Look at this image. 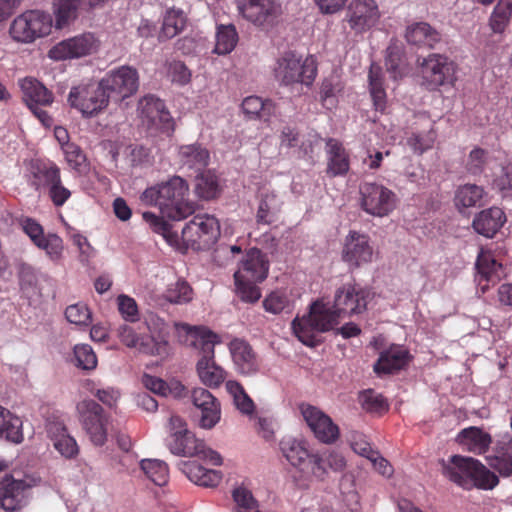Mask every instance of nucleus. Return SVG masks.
Returning <instances> with one entry per match:
<instances>
[{
    "label": "nucleus",
    "mask_w": 512,
    "mask_h": 512,
    "mask_svg": "<svg viewBox=\"0 0 512 512\" xmlns=\"http://www.w3.org/2000/svg\"><path fill=\"white\" fill-rule=\"evenodd\" d=\"M140 201L146 206L157 207L163 216L174 221L183 220L196 210L195 202L189 199L188 183L179 176L146 188Z\"/></svg>",
    "instance_id": "nucleus-1"
},
{
    "label": "nucleus",
    "mask_w": 512,
    "mask_h": 512,
    "mask_svg": "<svg viewBox=\"0 0 512 512\" xmlns=\"http://www.w3.org/2000/svg\"><path fill=\"white\" fill-rule=\"evenodd\" d=\"M167 336L166 324L154 316L138 325L137 330L127 324L118 328V338L125 346L152 356H161L167 353Z\"/></svg>",
    "instance_id": "nucleus-2"
},
{
    "label": "nucleus",
    "mask_w": 512,
    "mask_h": 512,
    "mask_svg": "<svg viewBox=\"0 0 512 512\" xmlns=\"http://www.w3.org/2000/svg\"><path fill=\"white\" fill-rule=\"evenodd\" d=\"M318 74V63L313 55L303 57L295 51H285L273 66V75L278 84L290 90L310 88Z\"/></svg>",
    "instance_id": "nucleus-3"
},
{
    "label": "nucleus",
    "mask_w": 512,
    "mask_h": 512,
    "mask_svg": "<svg viewBox=\"0 0 512 512\" xmlns=\"http://www.w3.org/2000/svg\"><path fill=\"white\" fill-rule=\"evenodd\" d=\"M442 471L450 481L466 490H491L499 483L495 473L472 457L453 455L446 463L443 462Z\"/></svg>",
    "instance_id": "nucleus-4"
},
{
    "label": "nucleus",
    "mask_w": 512,
    "mask_h": 512,
    "mask_svg": "<svg viewBox=\"0 0 512 512\" xmlns=\"http://www.w3.org/2000/svg\"><path fill=\"white\" fill-rule=\"evenodd\" d=\"M166 445L174 455L198 457L215 466L222 464L220 454L206 447L203 440L196 438L187 429L185 421L177 415H172L169 419V435L166 438Z\"/></svg>",
    "instance_id": "nucleus-5"
},
{
    "label": "nucleus",
    "mask_w": 512,
    "mask_h": 512,
    "mask_svg": "<svg viewBox=\"0 0 512 512\" xmlns=\"http://www.w3.org/2000/svg\"><path fill=\"white\" fill-rule=\"evenodd\" d=\"M189 336L192 345L199 350L200 358L196 370L201 382L210 388L219 387L226 378V372L215 362V345L219 343L218 336L204 328L190 329Z\"/></svg>",
    "instance_id": "nucleus-6"
},
{
    "label": "nucleus",
    "mask_w": 512,
    "mask_h": 512,
    "mask_svg": "<svg viewBox=\"0 0 512 512\" xmlns=\"http://www.w3.org/2000/svg\"><path fill=\"white\" fill-rule=\"evenodd\" d=\"M219 236L218 219L209 214H197L184 226L179 237V245L175 247L183 252L188 249L207 250L216 243Z\"/></svg>",
    "instance_id": "nucleus-7"
},
{
    "label": "nucleus",
    "mask_w": 512,
    "mask_h": 512,
    "mask_svg": "<svg viewBox=\"0 0 512 512\" xmlns=\"http://www.w3.org/2000/svg\"><path fill=\"white\" fill-rule=\"evenodd\" d=\"M336 324L333 313L324 304L315 302L307 316L292 321V330L304 345L314 347L319 342L318 333L329 331Z\"/></svg>",
    "instance_id": "nucleus-8"
},
{
    "label": "nucleus",
    "mask_w": 512,
    "mask_h": 512,
    "mask_svg": "<svg viewBox=\"0 0 512 512\" xmlns=\"http://www.w3.org/2000/svg\"><path fill=\"white\" fill-rule=\"evenodd\" d=\"M53 19L39 10H28L18 15L10 24L9 34L18 43H32L51 33Z\"/></svg>",
    "instance_id": "nucleus-9"
},
{
    "label": "nucleus",
    "mask_w": 512,
    "mask_h": 512,
    "mask_svg": "<svg viewBox=\"0 0 512 512\" xmlns=\"http://www.w3.org/2000/svg\"><path fill=\"white\" fill-rule=\"evenodd\" d=\"M421 85L429 91H435L439 87L453 84L456 67L447 56L431 53L421 61L418 60Z\"/></svg>",
    "instance_id": "nucleus-10"
},
{
    "label": "nucleus",
    "mask_w": 512,
    "mask_h": 512,
    "mask_svg": "<svg viewBox=\"0 0 512 512\" xmlns=\"http://www.w3.org/2000/svg\"><path fill=\"white\" fill-rule=\"evenodd\" d=\"M68 103L83 116L91 117L105 109L109 103L108 96L101 81L82 83L70 89Z\"/></svg>",
    "instance_id": "nucleus-11"
},
{
    "label": "nucleus",
    "mask_w": 512,
    "mask_h": 512,
    "mask_svg": "<svg viewBox=\"0 0 512 512\" xmlns=\"http://www.w3.org/2000/svg\"><path fill=\"white\" fill-rule=\"evenodd\" d=\"M359 194L360 207L369 215L385 217L396 208V194L382 184L364 182L359 186Z\"/></svg>",
    "instance_id": "nucleus-12"
},
{
    "label": "nucleus",
    "mask_w": 512,
    "mask_h": 512,
    "mask_svg": "<svg viewBox=\"0 0 512 512\" xmlns=\"http://www.w3.org/2000/svg\"><path fill=\"white\" fill-rule=\"evenodd\" d=\"M100 81L108 99L116 103L130 98L139 88L137 69L126 65L110 70Z\"/></svg>",
    "instance_id": "nucleus-13"
},
{
    "label": "nucleus",
    "mask_w": 512,
    "mask_h": 512,
    "mask_svg": "<svg viewBox=\"0 0 512 512\" xmlns=\"http://www.w3.org/2000/svg\"><path fill=\"white\" fill-rule=\"evenodd\" d=\"M19 86L27 107L43 126L50 128L53 125V118L43 108L53 103V93L33 77H25L19 80Z\"/></svg>",
    "instance_id": "nucleus-14"
},
{
    "label": "nucleus",
    "mask_w": 512,
    "mask_h": 512,
    "mask_svg": "<svg viewBox=\"0 0 512 512\" xmlns=\"http://www.w3.org/2000/svg\"><path fill=\"white\" fill-rule=\"evenodd\" d=\"M370 292L359 284H344L338 288L334 296L332 309L334 318L339 323L340 318L361 314L367 308Z\"/></svg>",
    "instance_id": "nucleus-15"
},
{
    "label": "nucleus",
    "mask_w": 512,
    "mask_h": 512,
    "mask_svg": "<svg viewBox=\"0 0 512 512\" xmlns=\"http://www.w3.org/2000/svg\"><path fill=\"white\" fill-rule=\"evenodd\" d=\"M79 421L90 441L95 446H103L107 440L108 416L103 407L92 399L77 404Z\"/></svg>",
    "instance_id": "nucleus-16"
},
{
    "label": "nucleus",
    "mask_w": 512,
    "mask_h": 512,
    "mask_svg": "<svg viewBox=\"0 0 512 512\" xmlns=\"http://www.w3.org/2000/svg\"><path fill=\"white\" fill-rule=\"evenodd\" d=\"M99 38L92 32H85L55 44L48 52L52 60L62 61L89 56L98 51Z\"/></svg>",
    "instance_id": "nucleus-17"
},
{
    "label": "nucleus",
    "mask_w": 512,
    "mask_h": 512,
    "mask_svg": "<svg viewBox=\"0 0 512 512\" xmlns=\"http://www.w3.org/2000/svg\"><path fill=\"white\" fill-rule=\"evenodd\" d=\"M23 232L39 249L45 251L48 258L58 263L63 256L64 244L62 238L55 233H44L42 225L35 219L23 217L19 221Z\"/></svg>",
    "instance_id": "nucleus-18"
},
{
    "label": "nucleus",
    "mask_w": 512,
    "mask_h": 512,
    "mask_svg": "<svg viewBox=\"0 0 512 512\" xmlns=\"http://www.w3.org/2000/svg\"><path fill=\"white\" fill-rule=\"evenodd\" d=\"M7 464L0 461V472L6 470ZM35 485L33 479H15L5 475L0 480V506L6 511L21 509L30 488Z\"/></svg>",
    "instance_id": "nucleus-19"
},
{
    "label": "nucleus",
    "mask_w": 512,
    "mask_h": 512,
    "mask_svg": "<svg viewBox=\"0 0 512 512\" xmlns=\"http://www.w3.org/2000/svg\"><path fill=\"white\" fill-rule=\"evenodd\" d=\"M138 111L142 122L147 126L167 134L174 132V120L161 99L153 95L144 96L139 100Z\"/></svg>",
    "instance_id": "nucleus-20"
},
{
    "label": "nucleus",
    "mask_w": 512,
    "mask_h": 512,
    "mask_svg": "<svg viewBox=\"0 0 512 512\" xmlns=\"http://www.w3.org/2000/svg\"><path fill=\"white\" fill-rule=\"evenodd\" d=\"M375 0H351L345 14V21L356 34H362L374 27L380 19Z\"/></svg>",
    "instance_id": "nucleus-21"
},
{
    "label": "nucleus",
    "mask_w": 512,
    "mask_h": 512,
    "mask_svg": "<svg viewBox=\"0 0 512 512\" xmlns=\"http://www.w3.org/2000/svg\"><path fill=\"white\" fill-rule=\"evenodd\" d=\"M242 16L260 27L274 25L281 15V5L276 0H238Z\"/></svg>",
    "instance_id": "nucleus-22"
},
{
    "label": "nucleus",
    "mask_w": 512,
    "mask_h": 512,
    "mask_svg": "<svg viewBox=\"0 0 512 512\" xmlns=\"http://www.w3.org/2000/svg\"><path fill=\"white\" fill-rule=\"evenodd\" d=\"M301 414L315 437L323 443H333L339 437V428L332 419L315 406L302 404Z\"/></svg>",
    "instance_id": "nucleus-23"
},
{
    "label": "nucleus",
    "mask_w": 512,
    "mask_h": 512,
    "mask_svg": "<svg viewBox=\"0 0 512 512\" xmlns=\"http://www.w3.org/2000/svg\"><path fill=\"white\" fill-rule=\"evenodd\" d=\"M373 247L369 236L357 231H350L345 238L342 259L350 267L357 268L372 261Z\"/></svg>",
    "instance_id": "nucleus-24"
},
{
    "label": "nucleus",
    "mask_w": 512,
    "mask_h": 512,
    "mask_svg": "<svg viewBox=\"0 0 512 512\" xmlns=\"http://www.w3.org/2000/svg\"><path fill=\"white\" fill-rule=\"evenodd\" d=\"M236 371L243 376H253L260 371L261 360L253 347L244 339L234 338L228 344Z\"/></svg>",
    "instance_id": "nucleus-25"
},
{
    "label": "nucleus",
    "mask_w": 512,
    "mask_h": 512,
    "mask_svg": "<svg viewBox=\"0 0 512 512\" xmlns=\"http://www.w3.org/2000/svg\"><path fill=\"white\" fill-rule=\"evenodd\" d=\"M476 282L482 294H485L490 286L497 284L504 276V268L490 251L481 250L476 261Z\"/></svg>",
    "instance_id": "nucleus-26"
},
{
    "label": "nucleus",
    "mask_w": 512,
    "mask_h": 512,
    "mask_svg": "<svg viewBox=\"0 0 512 512\" xmlns=\"http://www.w3.org/2000/svg\"><path fill=\"white\" fill-rule=\"evenodd\" d=\"M269 266L267 255L258 248H251L245 253L234 278L263 282L268 276Z\"/></svg>",
    "instance_id": "nucleus-27"
},
{
    "label": "nucleus",
    "mask_w": 512,
    "mask_h": 512,
    "mask_svg": "<svg viewBox=\"0 0 512 512\" xmlns=\"http://www.w3.org/2000/svg\"><path fill=\"white\" fill-rule=\"evenodd\" d=\"M192 402L200 409V426L205 429L213 428L221 418L220 403L211 392L205 388H195L192 391Z\"/></svg>",
    "instance_id": "nucleus-28"
},
{
    "label": "nucleus",
    "mask_w": 512,
    "mask_h": 512,
    "mask_svg": "<svg viewBox=\"0 0 512 512\" xmlns=\"http://www.w3.org/2000/svg\"><path fill=\"white\" fill-rule=\"evenodd\" d=\"M325 150L327 155L326 175L330 178L345 176L350 169V157L343 144L335 138H328Z\"/></svg>",
    "instance_id": "nucleus-29"
},
{
    "label": "nucleus",
    "mask_w": 512,
    "mask_h": 512,
    "mask_svg": "<svg viewBox=\"0 0 512 512\" xmlns=\"http://www.w3.org/2000/svg\"><path fill=\"white\" fill-rule=\"evenodd\" d=\"M31 186L36 191L46 192L61 178L59 166L51 160L36 159L30 166Z\"/></svg>",
    "instance_id": "nucleus-30"
},
{
    "label": "nucleus",
    "mask_w": 512,
    "mask_h": 512,
    "mask_svg": "<svg viewBox=\"0 0 512 512\" xmlns=\"http://www.w3.org/2000/svg\"><path fill=\"white\" fill-rule=\"evenodd\" d=\"M280 449L291 465L310 473V458L315 454L309 452L305 441L286 437L281 440Z\"/></svg>",
    "instance_id": "nucleus-31"
},
{
    "label": "nucleus",
    "mask_w": 512,
    "mask_h": 512,
    "mask_svg": "<svg viewBox=\"0 0 512 512\" xmlns=\"http://www.w3.org/2000/svg\"><path fill=\"white\" fill-rule=\"evenodd\" d=\"M456 440L465 450L476 455L485 454L492 444V436L476 426L462 429L458 433Z\"/></svg>",
    "instance_id": "nucleus-32"
},
{
    "label": "nucleus",
    "mask_w": 512,
    "mask_h": 512,
    "mask_svg": "<svg viewBox=\"0 0 512 512\" xmlns=\"http://www.w3.org/2000/svg\"><path fill=\"white\" fill-rule=\"evenodd\" d=\"M180 469L191 482L199 486L213 488L222 480L221 472L207 469L195 460L183 461Z\"/></svg>",
    "instance_id": "nucleus-33"
},
{
    "label": "nucleus",
    "mask_w": 512,
    "mask_h": 512,
    "mask_svg": "<svg viewBox=\"0 0 512 512\" xmlns=\"http://www.w3.org/2000/svg\"><path fill=\"white\" fill-rule=\"evenodd\" d=\"M506 221L504 212L498 207H491L478 213L472 223L474 230L487 238H492Z\"/></svg>",
    "instance_id": "nucleus-34"
},
{
    "label": "nucleus",
    "mask_w": 512,
    "mask_h": 512,
    "mask_svg": "<svg viewBox=\"0 0 512 512\" xmlns=\"http://www.w3.org/2000/svg\"><path fill=\"white\" fill-rule=\"evenodd\" d=\"M405 38L409 44L419 47L434 48V46L440 42L441 35L430 24L417 22L407 27Z\"/></svg>",
    "instance_id": "nucleus-35"
},
{
    "label": "nucleus",
    "mask_w": 512,
    "mask_h": 512,
    "mask_svg": "<svg viewBox=\"0 0 512 512\" xmlns=\"http://www.w3.org/2000/svg\"><path fill=\"white\" fill-rule=\"evenodd\" d=\"M177 159L182 166L201 170L208 165L210 153L200 143L181 145L178 148Z\"/></svg>",
    "instance_id": "nucleus-36"
},
{
    "label": "nucleus",
    "mask_w": 512,
    "mask_h": 512,
    "mask_svg": "<svg viewBox=\"0 0 512 512\" xmlns=\"http://www.w3.org/2000/svg\"><path fill=\"white\" fill-rule=\"evenodd\" d=\"M346 466L344 457L335 451L320 455L316 453L310 458V474L317 479L324 480L327 475V468L339 472Z\"/></svg>",
    "instance_id": "nucleus-37"
},
{
    "label": "nucleus",
    "mask_w": 512,
    "mask_h": 512,
    "mask_svg": "<svg viewBox=\"0 0 512 512\" xmlns=\"http://www.w3.org/2000/svg\"><path fill=\"white\" fill-rule=\"evenodd\" d=\"M409 360L408 351L400 347H393L381 353L374 365L376 373L391 374L403 369Z\"/></svg>",
    "instance_id": "nucleus-38"
},
{
    "label": "nucleus",
    "mask_w": 512,
    "mask_h": 512,
    "mask_svg": "<svg viewBox=\"0 0 512 512\" xmlns=\"http://www.w3.org/2000/svg\"><path fill=\"white\" fill-rule=\"evenodd\" d=\"M48 434L50 435L54 448L65 458H73L78 452V445L76 440L67 434L66 428L62 424H51L48 427Z\"/></svg>",
    "instance_id": "nucleus-39"
},
{
    "label": "nucleus",
    "mask_w": 512,
    "mask_h": 512,
    "mask_svg": "<svg viewBox=\"0 0 512 512\" xmlns=\"http://www.w3.org/2000/svg\"><path fill=\"white\" fill-rule=\"evenodd\" d=\"M187 25V16L181 9L171 8L166 11L161 30L158 34L160 42L170 40L179 35Z\"/></svg>",
    "instance_id": "nucleus-40"
},
{
    "label": "nucleus",
    "mask_w": 512,
    "mask_h": 512,
    "mask_svg": "<svg viewBox=\"0 0 512 512\" xmlns=\"http://www.w3.org/2000/svg\"><path fill=\"white\" fill-rule=\"evenodd\" d=\"M0 437L13 443H21L24 439L22 420L0 405Z\"/></svg>",
    "instance_id": "nucleus-41"
},
{
    "label": "nucleus",
    "mask_w": 512,
    "mask_h": 512,
    "mask_svg": "<svg viewBox=\"0 0 512 512\" xmlns=\"http://www.w3.org/2000/svg\"><path fill=\"white\" fill-rule=\"evenodd\" d=\"M280 207V202L274 192L262 193L256 214L257 224L271 225L274 223L277 220Z\"/></svg>",
    "instance_id": "nucleus-42"
},
{
    "label": "nucleus",
    "mask_w": 512,
    "mask_h": 512,
    "mask_svg": "<svg viewBox=\"0 0 512 512\" xmlns=\"http://www.w3.org/2000/svg\"><path fill=\"white\" fill-rule=\"evenodd\" d=\"M242 111L250 119L267 121L274 113L275 104L271 100H263L258 96H248L241 104Z\"/></svg>",
    "instance_id": "nucleus-43"
},
{
    "label": "nucleus",
    "mask_w": 512,
    "mask_h": 512,
    "mask_svg": "<svg viewBox=\"0 0 512 512\" xmlns=\"http://www.w3.org/2000/svg\"><path fill=\"white\" fill-rule=\"evenodd\" d=\"M369 89L375 109L383 112L386 108V92L383 86L382 69L372 63L369 69Z\"/></svg>",
    "instance_id": "nucleus-44"
},
{
    "label": "nucleus",
    "mask_w": 512,
    "mask_h": 512,
    "mask_svg": "<svg viewBox=\"0 0 512 512\" xmlns=\"http://www.w3.org/2000/svg\"><path fill=\"white\" fill-rule=\"evenodd\" d=\"M161 216L156 215L153 212H144L142 214L143 220L149 225L150 229L163 236L167 243L171 246L179 245V235L172 230L171 224L164 220Z\"/></svg>",
    "instance_id": "nucleus-45"
},
{
    "label": "nucleus",
    "mask_w": 512,
    "mask_h": 512,
    "mask_svg": "<svg viewBox=\"0 0 512 512\" xmlns=\"http://www.w3.org/2000/svg\"><path fill=\"white\" fill-rule=\"evenodd\" d=\"M511 16L512 0H499L489 18L491 30L496 34L504 33L510 24Z\"/></svg>",
    "instance_id": "nucleus-46"
},
{
    "label": "nucleus",
    "mask_w": 512,
    "mask_h": 512,
    "mask_svg": "<svg viewBox=\"0 0 512 512\" xmlns=\"http://www.w3.org/2000/svg\"><path fill=\"white\" fill-rule=\"evenodd\" d=\"M483 195L484 190L482 187L475 184H466L457 189L454 202L459 211L462 212L463 209L478 205Z\"/></svg>",
    "instance_id": "nucleus-47"
},
{
    "label": "nucleus",
    "mask_w": 512,
    "mask_h": 512,
    "mask_svg": "<svg viewBox=\"0 0 512 512\" xmlns=\"http://www.w3.org/2000/svg\"><path fill=\"white\" fill-rule=\"evenodd\" d=\"M237 42L238 33L233 24L217 26L215 53L219 55L229 54L234 50Z\"/></svg>",
    "instance_id": "nucleus-48"
},
{
    "label": "nucleus",
    "mask_w": 512,
    "mask_h": 512,
    "mask_svg": "<svg viewBox=\"0 0 512 512\" xmlns=\"http://www.w3.org/2000/svg\"><path fill=\"white\" fill-rule=\"evenodd\" d=\"M140 467L145 475L158 486H164L169 479L168 465L158 459H144L140 462Z\"/></svg>",
    "instance_id": "nucleus-49"
},
{
    "label": "nucleus",
    "mask_w": 512,
    "mask_h": 512,
    "mask_svg": "<svg viewBox=\"0 0 512 512\" xmlns=\"http://www.w3.org/2000/svg\"><path fill=\"white\" fill-rule=\"evenodd\" d=\"M226 389L233 397V402L241 413L246 415L253 414L255 410V404L239 382L234 380L227 381Z\"/></svg>",
    "instance_id": "nucleus-50"
},
{
    "label": "nucleus",
    "mask_w": 512,
    "mask_h": 512,
    "mask_svg": "<svg viewBox=\"0 0 512 512\" xmlns=\"http://www.w3.org/2000/svg\"><path fill=\"white\" fill-rule=\"evenodd\" d=\"M385 65L387 72L393 80H397L404 75L405 61L403 51L400 47L393 45L387 48Z\"/></svg>",
    "instance_id": "nucleus-51"
},
{
    "label": "nucleus",
    "mask_w": 512,
    "mask_h": 512,
    "mask_svg": "<svg viewBox=\"0 0 512 512\" xmlns=\"http://www.w3.org/2000/svg\"><path fill=\"white\" fill-rule=\"evenodd\" d=\"M436 138L437 133L433 124L429 122L428 130L412 133V135L407 139V144L415 153L422 154L434 146Z\"/></svg>",
    "instance_id": "nucleus-52"
},
{
    "label": "nucleus",
    "mask_w": 512,
    "mask_h": 512,
    "mask_svg": "<svg viewBox=\"0 0 512 512\" xmlns=\"http://www.w3.org/2000/svg\"><path fill=\"white\" fill-rule=\"evenodd\" d=\"M220 189L217 177L206 173L197 177L195 185L196 195L204 200H211L219 195Z\"/></svg>",
    "instance_id": "nucleus-53"
},
{
    "label": "nucleus",
    "mask_w": 512,
    "mask_h": 512,
    "mask_svg": "<svg viewBox=\"0 0 512 512\" xmlns=\"http://www.w3.org/2000/svg\"><path fill=\"white\" fill-rule=\"evenodd\" d=\"M232 497L236 504L235 512H261L258 501L247 488L243 486L235 488Z\"/></svg>",
    "instance_id": "nucleus-54"
},
{
    "label": "nucleus",
    "mask_w": 512,
    "mask_h": 512,
    "mask_svg": "<svg viewBox=\"0 0 512 512\" xmlns=\"http://www.w3.org/2000/svg\"><path fill=\"white\" fill-rule=\"evenodd\" d=\"M489 465L503 477L512 475V450L511 448L498 449L494 456L489 457Z\"/></svg>",
    "instance_id": "nucleus-55"
},
{
    "label": "nucleus",
    "mask_w": 512,
    "mask_h": 512,
    "mask_svg": "<svg viewBox=\"0 0 512 512\" xmlns=\"http://www.w3.org/2000/svg\"><path fill=\"white\" fill-rule=\"evenodd\" d=\"M359 402L362 408L370 413H383L388 410V404L381 394L374 390H365L359 395Z\"/></svg>",
    "instance_id": "nucleus-56"
},
{
    "label": "nucleus",
    "mask_w": 512,
    "mask_h": 512,
    "mask_svg": "<svg viewBox=\"0 0 512 512\" xmlns=\"http://www.w3.org/2000/svg\"><path fill=\"white\" fill-rule=\"evenodd\" d=\"M234 280L236 294L243 302L255 303L261 298V290L257 286L258 282L240 278H234Z\"/></svg>",
    "instance_id": "nucleus-57"
},
{
    "label": "nucleus",
    "mask_w": 512,
    "mask_h": 512,
    "mask_svg": "<svg viewBox=\"0 0 512 512\" xmlns=\"http://www.w3.org/2000/svg\"><path fill=\"white\" fill-rule=\"evenodd\" d=\"M492 186L496 189L502 197L512 196V165L507 164L500 167L495 172Z\"/></svg>",
    "instance_id": "nucleus-58"
},
{
    "label": "nucleus",
    "mask_w": 512,
    "mask_h": 512,
    "mask_svg": "<svg viewBox=\"0 0 512 512\" xmlns=\"http://www.w3.org/2000/svg\"><path fill=\"white\" fill-rule=\"evenodd\" d=\"M192 297L193 290L184 280H179L175 284L170 285L165 293V298L175 304L187 303L192 300Z\"/></svg>",
    "instance_id": "nucleus-59"
},
{
    "label": "nucleus",
    "mask_w": 512,
    "mask_h": 512,
    "mask_svg": "<svg viewBox=\"0 0 512 512\" xmlns=\"http://www.w3.org/2000/svg\"><path fill=\"white\" fill-rule=\"evenodd\" d=\"M343 87L337 77L331 76L322 81L320 87V100L325 107L334 106L336 96L342 91Z\"/></svg>",
    "instance_id": "nucleus-60"
},
{
    "label": "nucleus",
    "mask_w": 512,
    "mask_h": 512,
    "mask_svg": "<svg viewBox=\"0 0 512 512\" xmlns=\"http://www.w3.org/2000/svg\"><path fill=\"white\" fill-rule=\"evenodd\" d=\"M67 321L78 326H89L92 322V314L87 305L76 303L69 305L65 310Z\"/></svg>",
    "instance_id": "nucleus-61"
},
{
    "label": "nucleus",
    "mask_w": 512,
    "mask_h": 512,
    "mask_svg": "<svg viewBox=\"0 0 512 512\" xmlns=\"http://www.w3.org/2000/svg\"><path fill=\"white\" fill-rule=\"evenodd\" d=\"M76 365L83 370H93L97 366V357L88 344H79L74 347Z\"/></svg>",
    "instance_id": "nucleus-62"
},
{
    "label": "nucleus",
    "mask_w": 512,
    "mask_h": 512,
    "mask_svg": "<svg viewBox=\"0 0 512 512\" xmlns=\"http://www.w3.org/2000/svg\"><path fill=\"white\" fill-rule=\"evenodd\" d=\"M290 301L285 292L273 291L263 301V307L267 312L279 314L289 307Z\"/></svg>",
    "instance_id": "nucleus-63"
},
{
    "label": "nucleus",
    "mask_w": 512,
    "mask_h": 512,
    "mask_svg": "<svg viewBox=\"0 0 512 512\" xmlns=\"http://www.w3.org/2000/svg\"><path fill=\"white\" fill-rule=\"evenodd\" d=\"M62 151L65 155L67 164L72 169L80 171L83 166H86V155L77 144H66L63 146Z\"/></svg>",
    "instance_id": "nucleus-64"
}]
</instances>
